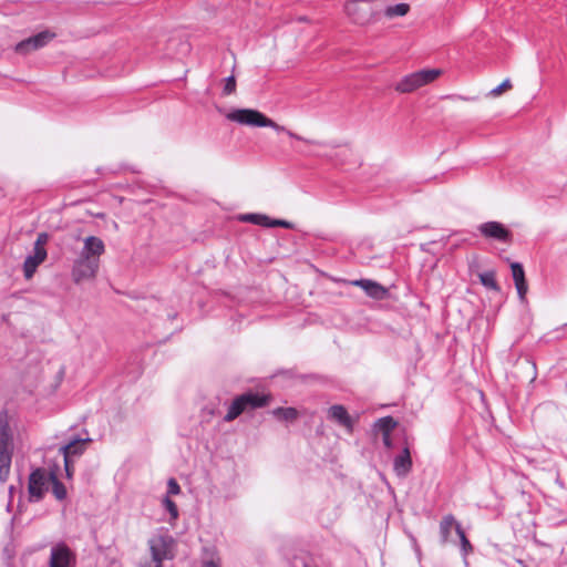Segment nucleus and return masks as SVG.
Returning <instances> with one entry per match:
<instances>
[{
  "mask_svg": "<svg viewBox=\"0 0 567 567\" xmlns=\"http://www.w3.org/2000/svg\"><path fill=\"white\" fill-rule=\"evenodd\" d=\"M54 37L55 34L50 31L39 32L38 34L32 35L17 43L14 47V51L19 54L27 55L30 52L47 45Z\"/></svg>",
  "mask_w": 567,
  "mask_h": 567,
  "instance_id": "9d476101",
  "label": "nucleus"
},
{
  "mask_svg": "<svg viewBox=\"0 0 567 567\" xmlns=\"http://www.w3.org/2000/svg\"><path fill=\"white\" fill-rule=\"evenodd\" d=\"M73 463H74V461L64 458V470H65L66 476L69 478H71L73 475V471H74Z\"/></svg>",
  "mask_w": 567,
  "mask_h": 567,
  "instance_id": "473e14b6",
  "label": "nucleus"
},
{
  "mask_svg": "<svg viewBox=\"0 0 567 567\" xmlns=\"http://www.w3.org/2000/svg\"><path fill=\"white\" fill-rule=\"evenodd\" d=\"M50 481V473L44 468H35L29 476L28 491L31 502H39L47 491V484Z\"/></svg>",
  "mask_w": 567,
  "mask_h": 567,
  "instance_id": "1a4fd4ad",
  "label": "nucleus"
},
{
  "mask_svg": "<svg viewBox=\"0 0 567 567\" xmlns=\"http://www.w3.org/2000/svg\"><path fill=\"white\" fill-rule=\"evenodd\" d=\"M274 415L285 421H292L297 417V410L293 408H278L274 410Z\"/></svg>",
  "mask_w": 567,
  "mask_h": 567,
  "instance_id": "393cba45",
  "label": "nucleus"
},
{
  "mask_svg": "<svg viewBox=\"0 0 567 567\" xmlns=\"http://www.w3.org/2000/svg\"><path fill=\"white\" fill-rule=\"evenodd\" d=\"M236 91V80L234 75H230L225 79V85L223 89V93L225 95L233 94Z\"/></svg>",
  "mask_w": 567,
  "mask_h": 567,
  "instance_id": "cd10ccee",
  "label": "nucleus"
},
{
  "mask_svg": "<svg viewBox=\"0 0 567 567\" xmlns=\"http://www.w3.org/2000/svg\"><path fill=\"white\" fill-rule=\"evenodd\" d=\"M260 214H244L239 216V220L257 225Z\"/></svg>",
  "mask_w": 567,
  "mask_h": 567,
  "instance_id": "7c9ffc66",
  "label": "nucleus"
},
{
  "mask_svg": "<svg viewBox=\"0 0 567 567\" xmlns=\"http://www.w3.org/2000/svg\"><path fill=\"white\" fill-rule=\"evenodd\" d=\"M181 492V487L175 478H169L167 482V493L169 495H177Z\"/></svg>",
  "mask_w": 567,
  "mask_h": 567,
  "instance_id": "c756f323",
  "label": "nucleus"
},
{
  "mask_svg": "<svg viewBox=\"0 0 567 567\" xmlns=\"http://www.w3.org/2000/svg\"><path fill=\"white\" fill-rule=\"evenodd\" d=\"M410 11V4L408 3H396L386 6L383 10V14L388 19H394L399 17H404Z\"/></svg>",
  "mask_w": 567,
  "mask_h": 567,
  "instance_id": "aec40b11",
  "label": "nucleus"
},
{
  "mask_svg": "<svg viewBox=\"0 0 567 567\" xmlns=\"http://www.w3.org/2000/svg\"><path fill=\"white\" fill-rule=\"evenodd\" d=\"M442 71L440 69L420 70L403 76L395 85L399 93H411L415 90L434 82Z\"/></svg>",
  "mask_w": 567,
  "mask_h": 567,
  "instance_id": "f03ea898",
  "label": "nucleus"
},
{
  "mask_svg": "<svg viewBox=\"0 0 567 567\" xmlns=\"http://www.w3.org/2000/svg\"><path fill=\"white\" fill-rule=\"evenodd\" d=\"M328 415L331 420L336 421L338 424L344 426L349 431L352 430V419L343 405H332L328 411Z\"/></svg>",
  "mask_w": 567,
  "mask_h": 567,
  "instance_id": "f3484780",
  "label": "nucleus"
},
{
  "mask_svg": "<svg viewBox=\"0 0 567 567\" xmlns=\"http://www.w3.org/2000/svg\"><path fill=\"white\" fill-rule=\"evenodd\" d=\"M226 117L231 122L255 127H264L265 124H269V122H266V115L252 109H236L229 112Z\"/></svg>",
  "mask_w": 567,
  "mask_h": 567,
  "instance_id": "6e6552de",
  "label": "nucleus"
},
{
  "mask_svg": "<svg viewBox=\"0 0 567 567\" xmlns=\"http://www.w3.org/2000/svg\"><path fill=\"white\" fill-rule=\"evenodd\" d=\"M49 567H76V554L65 543L51 547Z\"/></svg>",
  "mask_w": 567,
  "mask_h": 567,
  "instance_id": "0eeeda50",
  "label": "nucleus"
},
{
  "mask_svg": "<svg viewBox=\"0 0 567 567\" xmlns=\"http://www.w3.org/2000/svg\"><path fill=\"white\" fill-rule=\"evenodd\" d=\"M383 443L385 444V446L390 447V445H391L390 433H384L383 434Z\"/></svg>",
  "mask_w": 567,
  "mask_h": 567,
  "instance_id": "c9c22d12",
  "label": "nucleus"
},
{
  "mask_svg": "<svg viewBox=\"0 0 567 567\" xmlns=\"http://www.w3.org/2000/svg\"><path fill=\"white\" fill-rule=\"evenodd\" d=\"M353 286L360 287L369 297L382 300L388 297V289L377 281L370 279H358L352 281Z\"/></svg>",
  "mask_w": 567,
  "mask_h": 567,
  "instance_id": "2eb2a0df",
  "label": "nucleus"
},
{
  "mask_svg": "<svg viewBox=\"0 0 567 567\" xmlns=\"http://www.w3.org/2000/svg\"><path fill=\"white\" fill-rule=\"evenodd\" d=\"M512 87V83L509 79L504 80L498 86L494 87L491 92V96H498L501 95L505 90H509Z\"/></svg>",
  "mask_w": 567,
  "mask_h": 567,
  "instance_id": "c85d7f7f",
  "label": "nucleus"
},
{
  "mask_svg": "<svg viewBox=\"0 0 567 567\" xmlns=\"http://www.w3.org/2000/svg\"><path fill=\"white\" fill-rule=\"evenodd\" d=\"M49 240L47 233H40L34 241L33 250L27 256L23 262V275L27 280L31 279L38 267L47 259L45 245Z\"/></svg>",
  "mask_w": 567,
  "mask_h": 567,
  "instance_id": "39448f33",
  "label": "nucleus"
},
{
  "mask_svg": "<svg viewBox=\"0 0 567 567\" xmlns=\"http://www.w3.org/2000/svg\"><path fill=\"white\" fill-rule=\"evenodd\" d=\"M266 122H269V124H265L264 127H271V128H274L277 132H286L289 137L298 140V141H302L305 143H308V144L321 145L320 142H316V141H310V140L303 138L302 136H300V135H298V134H296V133H293L291 131L286 130L284 126L278 125L276 122H274L271 118H269L267 116H266Z\"/></svg>",
  "mask_w": 567,
  "mask_h": 567,
  "instance_id": "412c9836",
  "label": "nucleus"
},
{
  "mask_svg": "<svg viewBox=\"0 0 567 567\" xmlns=\"http://www.w3.org/2000/svg\"><path fill=\"white\" fill-rule=\"evenodd\" d=\"M92 440L86 437H74L68 444L60 447V452L63 454V458L75 461L81 456Z\"/></svg>",
  "mask_w": 567,
  "mask_h": 567,
  "instance_id": "4468645a",
  "label": "nucleus"
},
{
  "mask_svg": "<svg viewBox=\"0 0 567 567\" xmlns=\"http://www.w3.org/2000/svg\"><path fill=\"white\" fill-rule=\"evenodd\" d=\"M456 534L460 537L461 550L465 558L470 553H472L473 546L471 545L470 540L467 539L461 525H456Z\"/></svg>",
  "mask_w": 567,
  "mask_h": 567,
  "instance_id": "b1692460",
  "label": "nucleus"
},
{
  "mask_svg": "<svg viewBox=\"0 0 567 567\" xmlns=\"http://www.w3.org/2000/svg\"><path fill=\"white\" fill-rule=\"evenodd\" d=\"M100 265L91 260L78 257L72 266L71 275L75 284L92 279L96 276Z\"/></svg>",
  "mask_w": 567,
  "mask_h": 567,
  "instance_id": "9b49d317",
  "label": "nucleus"
},
{
  "mask_svg": "<svg viewBox=\"0 0 567 567\" xmlns=\"http://www.w3.org/2000/svg\"><path fill=\"white\" fill-rule=\"evenodd\" d=\"M478 231L485 238L501 243H509L512 233L499 221H486L478 226Z\"/></svg>",
  "mask_w": 567,
  "mask_h": 567,
  "instance_id": "ddd939ff",
  "label": "nucleus"
},
{
  "mask_svg": "<svg viewBox=\"0 0 567 567\" xmlns=\"http://www.w3.org/2000/svg\"><path fill=\"white\" fill-rule=\"evenodd\" d=\"M412 468V458L409 447H404L402 452L393 460V471L399 477H405Z\"/></svg>",
  "mask_w": 567,
  "mask_h": 567,
  "instance_id": "dca6fc26",
  "label": "nucleus"
},
{
  "mask_svg": "<svg viewBox=\"0 0 567 567\" xmlns=\"http://www.w3.org/2000/svg\"><path fill=\"white\" fill-rule=\"evenodd\" d=\"M511 269L517 293L519 295L520 299H524L527 292L524 268L519 262H513L511 265Z\"/></svg>",
  "mask_w": 567,
  "mask_h": 567,
  "instance_id": "a211bd4d",
  "label": "nucleus"
},
{
  "mask_svg": "<svg viewBox=\"0 0 567 567\" xmlns=\"http://www.w3.org/2000/svg\"><path fill=\"white\" fill-rule=\"evenodd\" d=\"M272 220L269 216L260 214L257 225L264 227H272Z\"/></svg>",
  "mask_w": 567,
  "mask_h": 567,
  "instance_id": "2f4dec72",
  "label": "nucleus"
},
{
  "mask_svg": "<svg viewBox=\"0 0 567 567\" xmlns=\"http://www.w3.org/2000/svg\"><path fill=\"white\" fill-rule=\"evenodd\" d=\"M105 251L103 240L96 236H89L83 240V247L78 257L89 259L100 265V258Z\"/></svg>",
  "mask_w": 567,
  "mask_h": 567,
  "instance_id": "f8f14e48",
  "label": "nucleus"
},
{
  "mask_svg": "<svg viewBox=\"0 0 567 567\" xmlns=\"http://www.w3.org/2000/svg\"><path fill=\"white\" fill-rule=\"evenodd\" d=\"M272 227H282V228H291V223L284 220V219H274L272 220Z\"/></svg>",
  "mask_w": 567,
  "mask_h": 567,
  "instance_id": "72a5a7b5",
  "label": "nucleus"
},
{
  "mask_svg": "<svg viewBox=\"0 0 567 567\" xmlns=\"http://www.w3.org/2000/svg\"><path fill=\"white\" fill-rule=\"evenodd\" d=\"M268 404V396L258 393H244L237 396L228 408L224 420L226 422H231L236 417H238L243 412L248 410H255L257 408H262Z\"/></svg>",
  "mask_w": 567,
  "mask_h": 567,
  "instance_id": "7ed1b4c3",
  "label": "nucleus"
},
{
  "mask_svg": "<svg viewBox=\"0 0 567 567\" xmlns=\"http://www.w3.org/2000/svg\"><path fill=\"white\" fill-rule=\"evenodd\" d=\"M50 481L52 483V493L56 499L63 501L66 497V488L62 482H60L53 472L50 473Z\"/></svg>",
  "mask_w": 567,
  "mask_h": 567,
  "instance_id": "5701e85b",
  "label": "nucleus"
},
{
  "mask_svg": "<svg viewBox=\"0 0 567 567\" xmlns=\"http://www.w3.org/2000/svg\"><path fill=\"white\" fill-rule=\"evenodd\" d=\"M153 563L163 565L175 557V539L167 533H157L148 539Z\"/></svg>",
  "mask_w": 567,
  "mask_h": 567,
  "instance_id": "20e7f679",
  "label": "nucleus"
},
{
  "mask_svg": "<svg viewBox=\"0 0 567 567\" xmlns=\"http://www.w3.org/2000/svg\"><path fill=\"white\" fill-rule=\"evenodd\" d=\"M456 525H461L456 522L455 517L452 514L445 515L440 522V539L441 544L445 545L450 540V536L452 529H456Z\"/></svg>",
  "mask_w": 567,
  "mask_h": 567,
  "instance_id": "6ab92c4d",
  "label": "nucleus"
},
{
  "mask_svg": "<svg viewBox=\"0 0 567 567\" xmlns=\"http://www.w3.org/2000/svg\"><path fill=\"white\" fill-rule=\"evenodd\" d=\"M13 437L7 411L0 412V480H6L12 460Z\"/></svg>",
  "mask_w": 567,
  "mask_h": 567,
  "instance_id": "f257e3e1",
  "label": "nucleus"
},
{
  "mask_svg": "<svg viewBox=\"0 0 567 567\" xmlns=\"http://www.w3.org/2000/svg\"><path fill=\"white\" fill-rule=\"evenodd\" d=\"M478 278H480L481 284L484 287L495 290V291L499 290V287L497 285L496 278H495V271L487 270V271L481 272L478 275Z\"/></svg>",
  "mask_w": 567,
  "mask_h": 567,
  "instance_id": "4be33fe9",
  "label": "nucleus"
},
{
  "mask_svg": "<svg viewBox=\"0 0 567 567\" xmlns=\"http://www.w3.org/2000/svg\"><path fill=\"white\" fill-rule=\"evenodd\" d=\"M144 567H162V565L157 564V563H153V565H148V566H144Z\"/></svg>",
  "mask_w": 567,
  "mask_h": 567,
  "instance_id": "e433bc0d",
  "label": "nucleus"
},
{
  "mask_svg": "<svg viewBox=\"0 0 567 567\" xmlns=\"http://www.w3.org/2000/svg\"><path fill=\"white\" fill-rule=\"evenodd\" d=\"M377 425L384 433H390L396 425V422L391 416L381 417L378 420Z\"/></svg>",
  "mask_w": 567,
  "mask_h": 567,
  "instance_id": "a878e982",
  "label": "nucleus"
},
{
  "mask_svg": "<svg viewBox=\"0 0 567 567\" xmlns=\"http://www.w3.org/2000/svg\"><path fill=\"white\" fill-rule=\"evenodd\" d=\"M163 506L171 515V522H174L178 518V508L174 501H172L168 496H165L163 499Z\"/></svg>",
  "mask_w": 567,
  "mask_h": 567,
  "instance_id": "bb28decb",
  "label": "nucleus"
},
{
  "mask_svg": "<svg viewBox=\"0 0 567 567\" xmlns=\"http://www.w3.org/2000/svg\"><path fill=\"white\" fill-rule=\"evenodd\" d=\"M203 567H220V566L215 560H207V561H204Z\"/></svg>",
  "mask_w": 567,
  "mask_h": 567,
  "instance_id": "f704fd0d",
  "label": "nucleus"
},
{
  "mask_svg": "<svg viewBox=\"0 0 567 567\" xmlns=\"http://www.w3.org/2000/svg\"><path fill=\"white\" fill-rule=\"evenodd\" d=\"M346 12L359 25H367L374 19L375 11L370 0H352L347 2Z\"/></svg>",
  "mask_w": 567,
  "mask_h": 567,
  "instance_id": "423d86ee",
  "label": "nucleus"
}]
</instances>
